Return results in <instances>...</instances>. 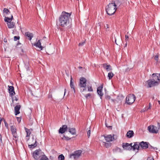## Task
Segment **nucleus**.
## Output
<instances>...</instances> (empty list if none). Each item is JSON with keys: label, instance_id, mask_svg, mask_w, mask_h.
I'll return each instance as SVG.
<instances>
[{"label": "nucleus", "instance_id": "1", "mask_svg": "<svg viewBox=\"0 0 160 160\" xmlns=\"http://www.w3.org/2000/svg\"><path fill=\"white\" fill-rule=\"evenodd\" d=\"M71 15V13L66 12L64 11L62 12L59 18V25L62 27L67 26L69 24Z\"/></svg>", "mask_w": 160, "mask_h": 160}, {"label": "nucleus", "instance_id": "2", "mask_svg": "<svg viewBox=\"0 0 160 160\" xmlns=\"http://www.w3.org/2000/svg\"><path fill=\"white\" fill-rule=\"evenodd\" d=\"M116 5L113 1L110 3L107 7L106 11L107 14L109 15L113 14L116 10Z\"/></svg>", "mask_w": 160, "mask_h": 160}, {"label": "nucleus", "instance_id": "3", "mask_svg": "<svg viewBox=\"0 0 160 160\" xmlns=\"http://www.w3.org/2000/svg\"><path fill=\"white\" fill-rule=\"evenodd\" d=\"M87 80L83 77L79 79L78 86L80 89L81 92H83L86 90Z\"/></svg>", "mask_w": 160, "mask_h": 160}, {"label": "nucleus", "instance_id": "4", "mask_svg": "<svg viewBox=\"0 0 160 160\" xmlns=\"http://www.w3.org/2000/svg\"><path fill=\"white\" fill-rule=\"evenodd\" d=\"M136 97L133 94H130L126 98V103L128 104H131L135 101Z\"/></svg>", "mask_w": 160, "mask_h": 160}, {"label": "nucleus", "instance_id": "5", "mask_svg": "<svg viewBox=\"0 0 160 160\" xmlns=\"http://www.w3.org/2000/svg\"><path fill=\"white\" fill-rule=\"evenodd\" d=\"M43 154L44 153L42 152L41 150L39 149L34 151L33 153V155L35 159L38 160Z\"/></svg>", "mask_w": 160, "mask_h": 160}, {"label": "nucleus", "instance_id": "6", "mask_svg": "<svg viewBox=\"0 0 160 160\" xmlns=\"http://www.w3.org/2000/svg\"><path fill=\"white\" fill-rule=\"evenodd\" d=\"M82 152V151L80 150L75 151L73 154L70 155V158L73 157L74 159H77L80 156Z\"/></svg>", "mask_w": 160, "mask_h": 160}, {"label": "nucleus", "instance_id": "7", "mask_svg": "<svg viewBox=\"0 0 160 160\" xmlns=\"http://www.w3.org/2000/svg\"><path fill=\"white\" fill-rule=\"evenodd\" d=\"M148 87L150 88L155 85H158L159 83L158 81H155L152 79L149 80L147 81Z\"/></svg>", "mask_w": 160, "mask_h": 160}, {"label": "nucleus", "instance_id": "8", "mask_svg": "<svg viewBox=\"0 0 160 160\" xmlns=\"http://www.w3.org/2000/svg\"><path fill=\"white\" fill-rule=\"evenodd\" d=\"M132 144H129L128 143H123L122 147L124 150H130L132 148Z\"/></svg>", "mask_w": 160, "mask_h": 160}, {"label": "nucleus", "instance_id": "9", "mask_svg": "<svg viewBox=\"0 0 160 160\" xmlns=\"http://www.w3.org/2000/svg\"><path fill=\"white\" fill-rule=\"evenodd\" d=\"M148 129L149 132L152 133H157L158 132V128L153 125L148 126Z\"/></svg>", "mask_w": 160, "mask_h": 160}, {"label": "nucleus", "instance_id": "10", "mask_svg": "<svg viewBox=\"0 0 160 160\" xmlns=\"http://www.w3.org/2000/svg\"><path fill=\"white\" fill-rule=\"evenodd\" d=\"M123 97L122 96H118L116 99H111V101L114 103H120L123 99Z\"/></svg>", "mask_w": 160, "mask_h": 160}, {"label": "nucleus", "instance_id": "11", "mask_svg": "<svg viewBox=\"0 0 160 160\" xmlns=\"http://www.w3.org/2000/svg\"><path fill=\"white\" fill-rule=\"evenodd\" d=\"M10 127L11 131L13 135V136L16 139L17 138L16 128L14 125H12Z\"/></svg>", "mask_w": 160, "mask_h": 160}, {"label": "nucleus", "instance_id": "12", "mask_svg": "<svg viewBox=\"0 0 160 160\" xmlns=\"http://www.w3.org/2000/svg\"><path fill=\"white\" fill-rule=\"evenodd\" d=\"M104 138L107 142L112 141L114 139V135H108L107 136L104 135Z\"/></svg>", "mask_w": 160, "mask_h": 160}, {"label": "nucleus", "instance_id": "13", "mask_svg": "<svg viewBox=\"0 0 160 160\" xmlns=\"http://www.w3.org/2000/svg\"><path fill=\"white\" fill-rule=\"evenodd\" d=\"M103 88V84L101 85L97 88V93L98 94L100 97V98L102 99V97L103 95V94L102 92V90Z\"/></svg>", "mask_w": 160, "mask_h": 160}, {"label": "nucleus", "instance_id": "14", "mask_svg": "<svg viewBox=\"0 0 160 160\" xmlns=\"http://www.w3.org/2000/svg\"><path fill=\"white\" fill-rule=\"evenodd\" d=\"M140 149H145L148 148V143L147 142H144L142 141L140 142Z\"/></svg>", "mask_w": 160, "mask_h": 160}, {"label": "nucleus", "instance_id": "15", "mask_svg": "<svg viewBox=\"0 0 160 160\" xmlns=\"http://www.w3.org/2000/svg\"><path fill=\"white\" fill-rule=\"evenodd\" d=\"M140 143L139 142H135L134 143V145L132 146V148L133 149V150H139V149H140Z\"/></svg>", "mask_w": 160, "mask_h": 160}, {"label": "nucleus", "instance_id": "16", "mask_svg": "<svg viewBox=\"0 0 160 160\" xmlns=\"http://www.w3.org/2000/svg\"><path fill=\"white\" fill-rule=\"evenodd\" d=\"M152 79L155 81L160 80V74H153L152 75Z\"/></svg>", "mask_w": 160, "mask_h": 160}, {"label": "nucleus", "instance_id": "17", "mask_svg": "<svg viewBox=\"0 0 160 160\" xmlns=\"http://www.w3.org/2000/svg\"><path fill=\"white\" fill-rule=\"evenodd\" d=\"M67 126L66 125H63L62 127L60 128L59 130V132L62 134L64 133L67 129Z\"/></svg>", "mask_w": 160, "mask_h": 160}, {"label": "nucleus", "instance_id": "18", "mask_svg": "<svg viewBox=\"0 0 160 160\" xmlns=\"http://www.w3.org/2000/svg\"><path fill=\"white\" fill-rule=\"evenodd\" d=\"M21 108V105H17L14 108V111H15V115H17L18 114H19L20 112L19 111V110Z\"/></svg>", "mask_w": 160, "mask_h": 160}, {"label": "nucleus", "instance_id": "19", "mask_svg": "<svg viewBox=\"0 0 160 160\" xmlns=\"http://www.w3.org/2000/svg\"><path fill=\"white\" fill-rule=\"evenodd\" d=\"M103 68L105 69L107 71H110L112 70L111 66L108 64L104 63L102 64Z\"/></svg>", "mask_w": 160, "mask_h": 160}, {"label": "nucleus", "instance_id": "20", "mask_svg": "<svg viewBox=\"0 0 160 160\" xmlns=\"http://www.w3.org/2000/svg\"><path fill=\"white\" fill-rule=\"evenodd\" d=\"M8 90L10 94L12 96L13 95L15 94L14 88L12 86H8Z\"/></svg>", "mask_w": 160, "mask_h": 160}, {"label": "nucleus", "instance_id": "21", "mask_svg": "<svg viewBox=\"0 0 160 160\" xmlns=\"http://www.w3.org/2000/svg\"><path fill=\"white\" fill-rule=\"evenodd\" d=\"M34 45L36 47L40 49V50L42 49L43 48L41 45V42L40 40H38L37 42L35 43L34 44Z\"/></svg>", "mask_w": 160, "mask_h": 160}, {"label": "nucleus", "instance_id": "22", "mask_svg": "<svg viewBox=\"0 0 160 160\" xmlns=\"http://www.w3.org/2000/svg\"><path fill=\"white\" fill-rule=\"evenodd\" d=\"M25 35L28 38V39L30 40H31L32 39L33 36V35L32 33H31L29 32H25Z\"/></svg>", "mask_w": 160, "mask_h": 160}, {"label": "nucleus", "instance_id": "23", "mask_svg": "<svg viewBox=\"0 0 160 160\" xmlns=\"http://www.w3.org/2000/svg\"><path fill=\"white\" fill-rule=\"evenodd\" d=\"M134 134V133L132 131L129 130L127 133V137L129 138H131L133 136Z\"/></svg>", "mask_w": 160, "mask_h": 160}, {"label": "nucleus", "instance_id": "24", "mask_svg": "<svg viewBox=\"0 0 160 160\" xmlns=\"http://www.w3.org/2000/svg\"><path fill=\"white\" fill-rule=\"evenodd\" d=\"M13 19V17L12 15H11V18H9L8 17H5L4 18V21L5 22H7L8 23L11 22L12 20Z\"/></svg>", "mask_w": 160, "mask_h": 160}, {"label": "nucleus", "instance_id": "25", "mask_svg": "<svg viewBox=\"0 0 160 160\" xmlns=\"http://www.w3.org/2000/svg\"><path fill=\"white\" fill-rule=\"evenodd\" d=\"M8 26L9 28H12L15 27V23L13 22H10L7 23Z\"/></svg>", "mask_w": 160, "mask_h": 160}, {"label": "nucleus", "instance_id": "26", "mask_svg": "<svg viewBox=\"0 0 160 160\" xmlns=\"http://www.w3.org/2000/svg\"><path fill=\"white\" fill-rule=\"evenodd\" d=\"M32 139L33 140H34L35 142L33 144H32L31 145H29V147L31 148H33L37 146V144L36 143L37 141L36 139H34L33 137H32Z\"/></svg>", "mask_w": 160, "mask_h": 160}, {"label": "nucleus", "instance_id": "27", "mask_svg": "<svg viewBox=\"0 0 160 160\" xmlns=\"http://www.w3.org/2000/svg\"><path fill=\"white\" fill-rule=\"evenodd\" d=\"M112 151L114 152H122V150L121 149L118 147H116L113 149Z\"/></svg>", "mask_w": 160, "mask_h": 160}, {"label": "nucleus", "instance_id": "28", "mask_svg": "<svg viewBox=\"0 0 160 160\" xmlns=\"http://www.w3.org/2000/svg\"><path fill=\"white\" fill-rule=\"evenodd\" d=\"M69 132L72 134L75 135L76 134V132L75 128H69Z\"/></svg>", "mask_w": 160, "mask_h": 160}, {"label": "nucleus", "instance_id": "29", "mask_svg": "<svg viewBox=\"0 0 160 160\" xmlns=\"http://www.w3.org/2000/svg\"><path fill=\"white\" fill-rule=\"evenodd\" d=\"M103 143H104V146L106 148H108L111 146V143H110V142H103Z\"/></svg>", "mask_w": 160, "mask_h": 160}, {"label": "nucleus", "instance_id": "30", "mask_svg": "<svg viewBox=\"0 0 160 160\" xmlns=\"http://www.w3.org/2000/svg\"><path fill=\"white\" fill-rule=\"evenodd\" d=\"M25 130V131L27 133V137H29L30 134H31V131H30V130L29 129H28L27 128L25 127L24 128Z\"/></svg>", "mask_w": 160, "mask_h": 160}, {"label": "nucleus", "instance_id": "31", "mask_svg": "<svg viewBox=\"0 0 160 160\" xmlns=\"http://www.w3.org/2000/svg\"><path fill=\"white\" fill-rule=\"evenodd\" d=\"M3 12L4 13L6 14H8L10 13L9 10L6 8H4L3 9Z\"/></svg>", "mask_w": 160, "mask_h": 160}, {"label": "nucleus", "instance_id": "32", "mask_svg": "<svg viewBox=\"0 0 160 160\" xmlns=\"http://www.w3.org/2000/svg\"><path fill=\"white\" fill-rule=\"evenodd\" d=\"M113 76V74L112 72H110L108 73V77L109 80L111 79Z\"/></svg>", "mask_w": 160, "mask_h": 160}, {"label": "nucleus", "instance_id": "33", "mask_svg": "<svg viewBox=\"0 0 160 160\" xmlns=\"http://www.w3.org/2000/svg\"><path fill=\"white\" fill-rule=\"evenodd\" d=\"M64 157L62 154L59 155L58 157V160H64Z\"/></svg>", "mask_w": 160, "mask_h": 160}, {"label": "nucleus", "instance_id": "34", "mask_svg": "<svg viewBox=\"0 0 160 160\" xmlns=\"http://www.w3.org/2000/svg\"><path fill=\"white\" fill-rule=\"evenodd\" d=\"M39 160H49V159L45 155H43Z\"/></svg>", "mask_w": 160, "mask_h": 160}, {"label": "nucleus", "instance_id": "35", "mask_svg": "<svg viewBox=\"0 0 160 160\" xmlns=\"http://www.w3.org/2000/svg\"><path fill=\"white\" fill-rule=\"evenodd\" d=\"M87 89L88 91L90 92H92L93 91V89L91 86H87Z\"/></svg>", "mask_w": 160, "mask_h": 160}, {"label": "nucleus", "instance_id": "36", "mask_svg": "<svg viewBox=\"0 0 160 160\" xmlns=\"http://www.w3.org/2000/svg\"><path fill=\"white\" fill-rule=\"evenodd\" d=\"M71 88L73 89L74 93L75 92V90L74 88V83L70 84Z\"/></svg>", "mask_w": 160, "mask_h": 160}, {"label": "nucleus", "instance_id": "37", "mask_svg": "<svg viewBox=\"0 0 160 160\" xmlns=\"http://www.w3.org/2000/svg\"><path fill=\"white\" fill-rule=\"evenodd\" d=\"M62 139H65L66 140H69L70 139V138L68 137H66L64 135L63 136V137L62 138Z\"/></svg>", "mask_w": 160, "mask_h": 160}, {"label": "nucleus", "instance_id": "38", "mask_svg": "<svg viewBox=\"0 0 160 160\" xmlns=\"http://www.w3.org/2000/svg\"><path fill=\"white\" fill-rule=\"evenodd\" d=\"M14 40L15 41H16L18 40L19 39L20 37L19 36H15L14 37Z\"/></svg>", "mask_w": 160, "mask_h": 160}, {"label": "nucleus", "instance_id": "39", "mask_svg": "<svg viewBox=\"0 0 160 160\" xmlns=\"http://www.w3.org/2000/svg\"><path fill=\"white\" fill-rule=\"evenodd\" d=\"M91 133V131L90 130H89L87 131V136L89 138Z\"/></svg>", "mask_w": 160, "mask_h": 160}, {"label": "nucleus", "instance_id": "40", "mask_svg": "<svg viewBox=\"0 0 160 160\" xmlns=\"http://www.w3.org/2000/svg\"><path fill=\"white\" fill-rule=\"evenodd\" d=\"M91 96V94L90 93H88L86 94L85 96V97L86 98H87L88 97H90Z\"/></svg>", "mask_w": 160, "mask_h": 160}, {"label": "nucleus", "instance_id": "41", "mask_svg": "<svg viewBox=\"0 0 160 160\" xmlns=\"http://www.w3.org/2000/svg\"><path fill=\"white\" fill-rule=\"evenodd\" d=\"M12 102H13V101L14 100L16 101H17L18 100V98L16 97H15L14 98H12Z\"/></svg>", "mask_w": 160, "mask_h": 160}, {"label": "nucleus", "instance_id": "42", "mask_svg": "<svg viewBox=\"0 0 160 160\" xmlns=\"http://www.w3.org/2000/svg\"><path fill=\"white\" fill-rule=\"evenodd\" d=\"M73 82H74V80L73 79V78H72V76H71L70 84L74 83Z\"/></svg>", "mask_w": 160, "mask_h": 160}, {"label": "nucleus", "instance_id": "43", "mask_svg": "<svg viewBox=\"0 0 160 160\" xmlns=\"http://www.w3.org/2000/svg\"><path fill=\"white\" fill-rule=\"evenodd\" d=\"M85 43V42H81V43H80L79 44V45H78L79 46H83Z\"/></svg>", "mask_w": 160, "mask_h": 160}, {"label": "nucleus", "instance_id": "44", "mask_svg": "<svg viewBox=\"0 0 160 160\" xmlns=\"http://www.w3.org/2000/svg\"><path fill=\"white\" fill-rule=\"evenodd\" d=\"M4 124H5V126L7 128H8V124L5 121Z\"/></svg>", "mask_w": 160, "mask_h": 160}, {"label": "nucleus", "instance_id": "45", "mask_svg": "<svg viewBox=\"0 0 160 160\" xmlns=\"http://www.w3.org/2000/svg\"><path fill=\"white\" fill-rule=\"evenodd\" d=\"M147 160H154V159L152 157H150L148 158Z\"/></svg>", "mask_w": 160, "mask_h": 160}, {"label": "nucleus", "instance_id": "46", "mask_svg": "<svg viewBox=\"0 0 160 160\" xmlns=\"http://www.w3.org/2000/svg\"><path fill=\"white\" fill-rule=\"evenodd\" d=\"M152 107V105L150 103H149V107L148 108H147V110H148V109H150Z\"/></svg>", "mask_w": 160, "mask_h": 160}, {"label": "nucleus", "instance_id": "47", "mask_svg": "<svg viewBox=\"0 0 160 160\" xmlns=\"http://www.w3.org/2000/svg\"><path fill=\"white\" fill-rule=\"evenodd\" d=\"M17 121L18 122H19L21 120V118H20L17 117Z\"/></svg>", "mask_w": 160, "mask_h": 160}, {"label": "nucleus", "instance_id": "48", "mask_svg": "<svg viewBox=\"0 0 160 160\" xmlns=\"http://www.w3.org/2000/svg\"><path fill=\"white\" fill-rule=\"evenodd\" d=\"M158 129H160V123H158Z\"/></svg>", "mask_w": 160, "mask_h": 160}, {"label": "nucleus", "instance_id": "49", "mask_svg": "<svg viewBox=\"0 0 160 160\" xmlns=\"http://www.w3.org/2000/svg\"><path fill=\"white\" fill-rule=\"evenodd\" d=\"M48 97L49 98H52V95L51 94H49L48 95Z\"/></svg>", "mask_w": 160, "mask_h": 160}, {"label": "nucleus", "instance_id": "50", "mask_svg": "<svg viewBox=\"0 0 160 160\" xmlns=\"http://www.w3.org/2000/svg\"><path fill=\"white\" fill-rule=\"evenodd\" d=\"M2 137L1 135L0 134V142H2Z\"/></svg>", "mask_w": 160, "mask_h": 160}, {"label": "nucleus", "instance_id": "51", "mask_svg": "<svg viewBox=\"0 0 160 160\" xmlns=\"http://www.w3.org/2000/svg\"><path fill=\"white\" fill-rule=\"evenodd\" d=\"M158 58V55H156L155 57V59L156 60H157V59Z\"/></svg>", "mask_w": 160, "mask_h": 160}, {"label": "nucleus", "instance_id": "52", "mask_svg": "<svg viewBox=\"0 0 160 160\" xmlns=\"http://www.w3.org/2000/svg\"><path fill=\"white\" fill-rule=\"evenodd\" d=\"M125 39H128V36L126 35L125 36Z\"/></svg>", "mask_w": 160, "mask_h": 160}, {"label": "nucleus", "instance_id": "53", "mask_svg": "<svg viewBox=\"0 0 160 160\" xmlns=\"http://www.w3.org/2000/svg\"><path fill=\"white\" fill-rule=\"evenodd\" d=\"M149 149H152V148H153L152 147V146H149Z\"/></svg>", "mask_w": 160, "mask_h": 160}, {"label": "nucleus", "instance_id": "54", "mask_svg": "<svg viewBox=\"0 0 160 160\" xmlns=\"http://www.w3.org/2000/svg\"><path fill=\"white\" fill-rule=\"evenodd\" d=\"M26 68L27 69H28L29 68V66H28V65H27L26 67Z\"/></svg>", "mask_w": 160, "mask_h": 160}, {"label": "nucleus", "instance_id": "55", "mask_svg": "<svg viewBox=\"0 0 160 160\" xmlns=\"http://www.w3.org/2000/svg\"><path fill=\"white\" fill-rule=\"evenodd\" d=\"M66 92V89H64V95H65V93Z\"/></svg>", "mask_w": 160, "mask_h": 160}, {"label": "nucleus", "instance_id": "56", "mask_svg": "<svg viewBox=\"0 0 160 160\" xmlns=\"http://www.w3.org/2000/svg\"><path fill=\"white\" fill-rule=\"evenodd\" d=\"M128 40V39H125V42H126V43L127 42Z\"/></svg>", "mask_w": 160, "mask_h": 160}, {"label": "nucleus", "instance_id": "57", "mask_svg": "<svg viewBox=\"0 0 160 160\" xmlns=\"http://www.w3.org/2000/svg\"><path fill=\"white\" fill-rule=\"evenodd\" d=\"M127 43L126 42V43L125 44V47H127Z\"/></svg>", "mask_w": 160, "mask_h": 160}, {"label": "nucleus", "instance_id": "58", "mask_svg": "<svg viewBox=\"0 0 160 160\" xmlns=\"http://www.w3.org/2000/svg\"><path fill=\"white\" fill-rule=\"evenodd\" d=\"M107 98H108V99H110V96H108L107 97Z\"/></svg>", "mask_w": 160, "mask_h": 160}, {"label": "nucleus", "instance_id": "59", "mask_svg": "<svg viewBox=\"0 0 160 160\" xmlns=\"http://www.w3.org/2000/svg\"><path fill=\"white\" fill-rule=\"evenodd\" d=\"M115 42L116 44H117V45H118V44L116 42V39H115Z\"/></svg>", "mask_w": 160, "mask_h": 160}, {"label": "nucleus", "instance_id": "60", "mask_svg": "<svg viewBox=\"0 0 160 160\" xmlns=\"http://www.w3.org/2000/svg\"><path fill=\"white\" fill-rule=\"evenodd\" d=\"M158 103L160 104V100L158 101Z\"/></svg>", "mask_w": 160, "mask_h": 160}, {"label": "nucleus", "instance_id": "61", "mask_svg": "<svg viewBox=\"0 0 160 160\" xmlns=\"http://www.w3.org/2000/svg\"><path fill=\"white\" fill-rule=\"evenodd\" d=\"M106 126L107 127H110L109 126H108V125H107L106 124Z\"/></svg>", "mask_w": 160, "mask_h": 160}, {"label": "nucleus", "instance_id": "62", "mask_svg": "<svg viewBox=\"0 0 160 160\" xmlns=\"http://www.w3.org/2000/svg\"><path fill=\"white\" fill-rule=\"evenodd\" d=\"M106 126L107 127H110L109 126H108V125H107L106 124Z\"/></svg>", "mask_w": 160, "mask_h": 160}, {"label": "nucleus", "instance_id": "63", "mask_svg": "<svg viewBox=\"0 0 160 160\" xmlns=\"http://www.w3.org/2000/svg\"><path fill=\"white\" fill-rule=\"evenodd\" d=\"M46 38L45 37H43V39L42 40H44V38Z\"/></svg>", "mask_w": 160, "mask_h": 160}, {"label": "nucleus", "instance_id": "64", "mask_svg": "<svg viewBox=\"0 0 160 160\" xmlns=\"http://www.w3.org/2000/svg\"><path fill=\"white\" fill-rule=\"evenodd\" d=\"M79 68H82L81 67H79Z\"/></svg>", "mask_w": 160, "mask_h": 160}]
</instances>
